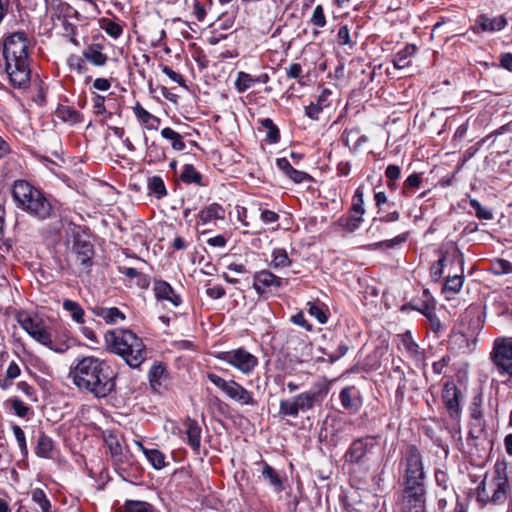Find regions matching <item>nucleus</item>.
Listing matches in <instances>:
<instances>
[{
  "mask_svg": "<svg viewBox=\"0 0 512 512\" xmlns=\"http://www.w3.org/2000/svg\"><path fill=\"white\" fill-rule=\"evenodd\" d=\"M400 484L402 487L401 506L420 509L426 504V472L423 455L415 444H409L401 452L399 460Z\"/></svg>",
  "mask_w": 512,
  "mask_h": 512,
  "instance_id": "obj_1",
  "label": "nucleus"
},
{
  "mask_svg": "<svg viewBox=\"0 0 512 512\" xmlns=\"http://www.w3.org/2000/svg\"><path fill=\"white\" fill-rule=\"evenodd\" d=\"M69 377L80 391L98 399L106 398L116 389V373L106 361L95 356L77 359L70 367Z\"/></svg>",
  "mask_w": 512,
  "mask_h": 512,
  "instance_id": "obj_2",
  "label": "nucleus"
},
{
  "mask_svg": "<svg viewBox=\"0 0 512 512\" xmlns=\"http://www.w3.org/2000/svg\"><path fill=\"white\" fill-rule=\"evenodd\" d=\"M11 194L16 207L30 217L38 221L51 220L57 217L58 201L27 180H15Z\"/></svg>",
  "mask_w": 512,
  "mask_h": 512,
  "instance_id": "obj_3",
  "label": "nucleus"
},
{
  "mask_svg": "<svg viewBox=\"0 0 512 512\" xmlns=\"http://www.w3.org/2000/svg\"><path fill=\"white\" fill-rule=\"evenodd\" d=\"M109 352L119 355L131 368H139L146 359V346L143 340L128 329H114L104 335Z\"/></svg>",
  "mask_w": 512,
  "mask_h": 512,
  "instance_id": "obj_4",
  "label": "nucleus"
},
{
  "mask_svg": "<svg viewBox=\"0 0 512 512\" xmlns=\"http://www.w3.org/2000/svg\"><path fill=\"white\" fill-rule=\"evenodd\" d=\"M511 493L508 467L505 462H496L491 475L485 474L477 487V502L482 506L488 504L503 505Z\"/></svg>",
  "mask_w": 512,
  "mask_h": 512,
  "instance_id": "obj_5",
  "label": "nucleus"
},
{
  "mask_svg": "<svg viewBox=\"0 0 512 512\" xmlns=\"http://www.w3.org/2000/svg\"><path fill=\"white\" fill-rule=\"evenodd\" d=\"M16 319L21 328L25 330L30 337L50 350L57 353H64L69 349L70 346L66 341L54 342L52 340L51 331L42 318L31 316L25 311H20L17 313Z\"/></svg>",
  "mask_w": 512,
  "mask_h": 512,
  "instance_id": "obj_6",
  "label": "nucleus"
},
{
  "mask_svg": "<svg viewBox=\"0 0 512 512\" xmlns=\"http://www.w3.org/2000/svg\"><path fill=\"white\" fill-rule=\"evenodd\" d=\"M328 393V387L322 385L318 390L306 391L296 395L291 399H282L279 404V414L281 416L298 417L299 412H306L312 409L316 404H321Z\"/></svg>",
  "mask_w": 512,
  "mask_h": 512,
  "instance_id": "obj_7",
  "label": "nucleus"
},
{
  "mask_svg": "<svg viewBox=\"0 0 512 512\" xmlns=\"http://www.w3.org/2000/svg\"><path fill=\"white\" fill-rule=\"evenodd\" d=\"M493 370L506 379L503 384L512 387V340L508 338L496 339L490 352Z\"/></svg>",
  "mask_w": 512,
  "mask_h": 512,
  "instance_id": "obj_8",
  "label": "nucleus"
},
{
  "mask_svg": "<svg viewBox=\"0 0 512 512\" xmlns=\"http://www.w3.org/2000/svg\"><path fill=\"white\" fill-rule=\"evenodd\" d=\"M483 400L484 396L482 390H476L468 407L469 431L467 442L473 446H478V441L485 439L487 435Z\"/></svg>",
  "mask_w": 512,
  "mask_h": 512,
  "instance_id": "obj_9",
  "label": "nucleus"
},
{
  "mask_svg": "<svg viewBox=\"0 0 512 512\" xmlns=\"http://www.w3.org/2000/svg\"><path fill=\"white\" fill-rule=\"evenodd\" d=\"M4 72L7 75L9 84L19 90H26L31 81L32 71L29 59L23 58H2Z\"/></svg>",
  "mask_w": 512,
  "mask_h": 512,
  "instance_id": "obj_10",
  "label": "nucleus"
},
{
  "mask_svg": "<svg viewBox=\"0 0 512 512\" xmlns=\"http://www.w3.org/2000/svg\"><path fill=\"white\" fill-rule=\"evenodd\" d=\"M29 46V37L25 31L8 33L2 38V58L29 59Z\"/></svg>",
  "mask_w": 512,
  "mask_h": 512,
  "instance_id": "obj_11",
  "label": "nucleus"
},
{
  "mask_svg": "<svg viewBox=\"0 0 512 512\" xmlns=\"http://www.w3.org/2000/svg\"><path fill=\"white\" fill-rule=\"evenodd\" d=\"M217 358L230 364L244 374L251 373L258 365L257 357L244 348L221 352Z\"/></svg>",
  "mask_w": 512,
  "mask_h": 512,
  "instance_id": "obj_12",
  "label": "nucleus"
},
{
  "mask_svg": "<svg viewBox=\"0 0 512 512\" xmlns=\"http://www.w3.org/2000/svg\"><path fill=\"white\" fill-rule=\"evenodd\" d=\"M283 287V279L264 269L253 275V288L258 296L267 300L272 294Z\"/></svg>",
  "mask_w": 512,
  "mask_h": 512,
  "instance_id": "obj_13",
  "label": "nucleus"
},
{
  "mask_svg": "<svg viewBox=\"0 0 512 512\" xmlns=\"http://www.w3.org/2000/svg\"><path fill=\"white\" fill-rule=\"evenodd\" d=\"M376 439V436L367 435L353 440L344 454L345 463L362 464L365 456L377 445Z\"/></svg>",
  "mask_w": 512,
  "mask_h": 512,
  "instance_id": "obj_14",
  "label": "nucleus"
},
{
  "mask_svg": "<svg viewBox=\"0 0 512 512\" xmlns=\"http://www.w3.org/2000/svg\"><path fill=\"white\" fill-rule=\"evenodd\" d=\"M442 399L449 416L453 419L458 418L462 411V392L453 381H448L444 384Z\"/></svg>",
  "mask_w": 512,
  "mask_h": 512,
  "instance_id": "obj_15",
  "label": "nucleus"
},
{
  "mask_svg": "<svg viewBox=\"0 0 512 512\" xmlns=\"http://www.w3.org/2000/svg\"><path fill=\"white\" fill-rule=\"evenodd\" d=\"M72 251L82 268L87 272L90 271L93 266V257L95 254L94 245L90 241L77 236L74 237Z\"/></svg>",
  "mask_w": 512,
  "mask_h": 512,
  "instance_id": "obj_16",
  "label": "nucleus"
},
{
  "mask_svg": "<svg viewBox=\"0 0 512 512\" xmlns=\"http://www.w3.org/2000/svg\"><path fill=\"white\" fill-rule=\"evenodd\" d=\"M104 41V36H95L93 42L83 50V58L94 66H105L108 61V56L102 52L104 50Z\"/></svg>",
  "mask_w": 512,
  "mask_h": 512,
  "instance_id": "obj_17",
  "label": "nucleus"
},
{
  "mask_svg": "<svg viewBox=\"0 0 512 512\" xmlns=\"http://www.w3.org/2000/svg\"><path fill=\"white\" fill-rule=\"evenodd\" d=\"M506 25L507 19L503 15L491 18L487 14H480L477 16L472 30L477 34L481 32L493 33L503 30Z\"/></svg>",
  "mask_w": 512,
  "mask_h": 512,
  "instance_id": "obj_18",
  "label": "nucleus"
},
{
  "mask_svg": "<svg viewBox=\"0 0 512 512\" xmlns=\"http://www.w3.org/2000/svg\"><path fill=\"white\" fill-rule=\"evenodd\" d=\"M339 399L342 407L350 413H357L363 405L360 391L355 386H346L341 389Z\"/></svg>",
  "mask_w": 512,
  "mask_h": 512,
  "instance_id": "obj_19",
  "label": "nucleus"
},
{
  "mask_svg": "<svg viewBox=\"0 0 512 512\" xmlns=\"http://www.w3.org/2000/svg\"><path fill=\"white\" fill-rule=\"evenodd\" d=\"M148 379L153 391L160 392L162 389H165L169 380V372L166 365L162 362H155L148 372Z\"/></svg>",
  "mask_w": 512,
  "mask_h": 512,
  "instance_id": "obj_20",
  "label": "nucleus"
},
{
  "mask_svg": "<svg viewBox=\"0 0 512 512\" xmlns=\"http://www.w3.org/2000/svg\"><path fill=\"white\" fill-rule=\"evenodd\" d=\"M226 396L242 405H256L252 393L234 380H229Z\"/></svg>",
  "mask_w": 512,
  "mask_h": 512,
  "instance_id": "obj_21",
  "label": "nucleus"
},
{
  "mask_svg": "<svg viewBox=\"0 0 512 512\" xmlns=\"http://www.w3.org/2000/svg\"><path fill=\"white\" fill-rule=\"evenodd\" d=\"M153 290L156 299L159 301H169L175 307L182 303L180 295L176 294L172 286L164 280H155Z\"/></svg>",
  "mask_w": 512,
  "mask_h": 512,
  "instance_id": "obj_22",
  "label": "nucleus"
},
{
  "mask_svg": "<svg viewBox=\"0 0 512 512\" xmlns=\"http://www.w3.org/2000/svg\"><path fill=\"white\" fill-rule=\"evenodd\" d=\"M262 467L261 476L267 481L276 492H282L285 489L284 482L280 477L279 473L266 461L261 460L256 463Z\"/></svg>",
  "mask_w": 512,
  "mask_h": 512,
  "instance_id": "obj_23",
  "label": "nucleus"
},
{
  "mask_svg": "<svg viewBox=\"0 0 512 512\" xmlns=\"http://www.w3.org/2000/svg\"><path fill=\"white\" fill-rule=\"evenodd\" d=\"M185 433L187 435V444L195 452H199L201 445V427L194 419L188 418L185 423Z\"/></svg>",
  "mask_w": 512,
  "mask_h": 512,
  "instance_id": "obj_24",
  "label": "nucleus"
},
{
  "mask_svg": "<svg viewBox=\"0 0 512 512\" xmlns=\"http://www.w3.org/2000/svg\"><path fill=\"white\" fill-rule=\"evenodd\" d=\"M90 310L95 316L104 319L107 324H116L119 321H124L126 318L125 314L117 307L95 306L90 308Z\"/></svg>",
  "mask_w": 512,
  "mask_h": 512,
  "instance_id": "obj_25",
  "label": "nucleus"
},
{
  "mask_svg": "<svg viewBox=\"0 0 512 512\" xmlns=\"http://www.w3.org/2000/svg\"><path fill=\"white\" fill-rule=\"evenodd\" d=\"M54 450L55 442L53 439L44 432H40L35 447V454L40 458L51 459L53 458Z\"/></svg>",
  "mask_w": 512,
  "mask_h": 512,
  "instance_id": "obj_26",
  "label": "nucleus"
},
{
  "mask_svg": "<svg viewBox=\"0 0 512 512\" xmlns=\"http://www.w3.org/2000/svg\"><path fill=\"white\" fill-rule=\"evenodd\" d=\"M55 115L63 122L70 123L72 125L81 123L84 120L82 113L75 108L66 105H58L55 110Z\"/></svg>",
  "mask_w": 512,
  "mask_h": 512,
  "instance_id": "obj_27",
  "label": "nucleus"
},
{
  "mask_svg": "<svg viewBox=\"0 0 512 512\" xmlns=\"http://www.w3.org/2000/svg\"><path fill=\"white\" fill-rule=\"evenodd\" d=\"M180 180L187 185L194 184L199 187L207 185V183L204 182L203 175L198 172L192 164H185L183 166V170L180 174Z\"/></svg>",
  "mask_w": 512,
  "mask_h": 512,
  "instance_id": "obj_28",
  "label": "nucleus"
},
{
  "mask_svg": "<svg viewBox=\"0 0 512 512\" xmlns=\"http://www.w3.org/2000/svg\"><path fill=\"white\" fill-rule=\"evenodd\" d=\"M363 221V216H360L356 213H351L349 211L347 214L339 217L336 223L337 226L342 230L348 233H353L359 229Z\"/></svg>",
  "mask_w": 512,
  "mask_h": 512,
  "instance_id": "obj_29",
  "label": "nucleus"
},
{
  "mask_svg": "<svg viewBox=\"0 0 512 512\" xmlns=\"http://www.w3.org/2000/svg\"><path fill=\"white\" fill-rule=\"evenodd\" d=\"M330 95L331 91L328 89H324L322 93L319 95L316 103L311 102L309 106L305 107L306 116H308L310 119L317 120L323 108L328 106L327 99L328 96Z\"/></svg>",
  "mask_w": 512,
  "mask_h": 512,
  "instance_id": "obj_30",
  "label": "nucleus"
},
{
  "mask_svg": "<svg viewBox=\"0 0 512 512\" xmlns=\"http://www.w3.org/2000/svg\"><path fill=\"white\" fill-rule=\"evenodd\" d=\"M416 52V46L413 44H407L403 49L398 51L392 60V63L396 69H403L410 65L411 56Z\"/></svg>",
  "mask_w": 512,
  "mask_h": 512,
  "instance_id": "obj_31",
  "label": "nucleus"
},
{
  "mask_svg": "<svg viewBox=\"0 0 512 512\" xmlns=\"http://www.w3.org/2000/svg\"><path fill=\"white\" fill-rule=\"evenodd\" d=\"M199 218L203 223L216 219L222 220L225 218V210L220 204L212 203L199 212Z\"/></svg>",
  "mask_w": 512,
  "mask_h": 512,
  "instance_id": "obj_32",
  "label": "nucleus"
},
{
  "mask_svg": "<svg viewBox=\"0 0 512 512\" xmlns=\"http://www.w3.org/2000/svg\"><path fill=\"white\" fill-rule=\"evenodd\" d=\"M449 348L456 352H463L470 350V341L466 334L462 332H452L448 341Z\"/></svg>",
  "mask_w": 512,
  "mask_h": 512,
  "instance_id": "obj_33",
  "label": "nucleus"
},
{
  "mask_svg": "<svg viewBox=\"0 0 512 512\" xmlns=\"http://www.w3.org/2000/svg\"><path fill=\"white\" fill-rule=\"evenodd\" d=\"M147 188L149 194H152L157 199H162L167 196V189L162 177L154 175L148 178Z\"/></svg>",
  "mask_w": 512,
  "mask_h": 512,
  "instance_id": "obj_34",
  "label": "nucleus"
},
{
  "mask_svg": "<svg viewBox=\"0 0 512 512\" xmlns=\"http://www.w3.org/2000/svg\"><path fill=\"white\" fill-rule=\"evenodd\" d=\"M147 460L156 470H161L165 467V455L158 449H148L142 444H139Z\"/></svg>",
  "mask_w": 512,
  "mask_h": 512,
  "instance_id": "obj_35",
  "label": "nucleus"
},
{
  "mask_svg": "<svg viewBox=\"0 0 512 512\" xmlns=\"http://www.w3.org/2000/svg\"><path fill=\"white\" fill-rule=\"evenodd\" d=\"M63 309L70 313L72 320L76 323L83 324L85 322V312L78 302L65 299L63 301Z\"/></svg>",
  "mask_w": 512,
  "mask_h": 512,
  "instance_id": "obj_36",
  "label": "nucleus"
},
{
  "mask_svg": "<svg viewBox=\"0 0 512 512\" xmlns=\"http://www.w3.org/2000/svg\"><path fill=\"white\" fill-rule=\"evenodd\" d=\"M146 158L148 159V163H160L166 160V149L156 143L152 142L150 145H147Z\"/></svg>",
  "mask_w": 512,
  "mask_h": 512,
  "instance_id": "obj_37",
  "label": "nucleus"
},
{
  "mask_svg": "<svg viewBox=\"0 0 512 512\" xmlns=\"http://www.w3.org/2000/svg\"><path fill=\"white\" fill-rule=\"evenodd\" d=\"M161 136L164 139L171 141V145L174 150L182 151L186 147L185 142L183 141L182 135L170 127L163 128L161 130Z\"/></svg>",
  "mask_w": 512,
  "mask_h": 512,
  "instance_id": "obj_38",
  "label": "nucleus"
},
{
  "mask_svg": "<svg viewBox=\"0 0 512 512\" xmlns=\"http://www.w3.org/2000/svg\"><path fill=\"white\" fill-rule=\"evenodd\" d=\"M31 499L34 504L38 505L41 512L52 511V505L44 490L35 488L31 491Z\"/></svg>",
  "mask_w": 512,
  "mask_h": 512,
  "instance_id": "obj_39",
  "label": "nucleus"
},
{
  "mask_svg": "<svg viewBox=\"0 0 512 512\" xmlns=\"http://www.w3.org/2000/svg\"><path fill=\"white\" fill-rule=\"evenodd\" d=\"M262 127L267 129L266 134V141L271 144H276L280 141V130L279 128L274 124L273 120L270 118H263L259 120Z\"/></svg>",
  "mask_w": 512,
  "mask_h": 512,
  "instance_id": "obj_40",
  "label": "nucleus"
},
{
  "mask_svg": "<svg viewBox=\"0 0 512 512\" xmlns=\"http://www.w3.org/2000/svg\"><path fill=\"white\" fill-rule=\"evenodd\" d=\"M307 305H308L309 314L311 316L315 317L319 323L325 324L327 322L328 310L322 302H320V301L308 302Z\"/></svg>",
  "mask_w": 512,
  "mask_h": 512,
  "instance_id": "obj_41",
  "label": "nucleus"
},
{
  "mask_svg": "<svg viewBox=\"0 0 512 512\" xmlns=\"http://www.w3.org/2000/svg\"><path fill=\"white\" fill-rule=\"evenodd\" d=\"M291 260L287 254V251L284 248H275L272 251V261L271 266L275 269L289 267L291 265Z\"/></svg>",
  "mask_w": 512,
  "mask_h": 512,
  "instance_id": "obj_42",
  "label": "nucleus"
},
{
  "mask_svg": "<svg viewBox=\"0 0 512 512\" xmlns=\"http://www.w3.org/2000/svg\"><path fill=\"white\" fill-rule=\"evenodd\" d=\"M254 85L255 80L251 74L246 73L244 71H239L237 73V78L235 80L234 86L238 93H244Z\"/></svg>",
  "mask_w": 512,
  "mask_h": 512,
  "instance_id": "obj_43",
  "label": "nucleus"
},
{
  "mask_svg": "<svg viewBox=\"0 0 512 512\" xmlns=\"http://www.w3.org/2000/svg\"><path fill=\"white\" fill-rule=\"evenodd\" d=\"M409 232H404L402 234L397 235L393 239L379 241L373 244L375 249L381 250H389L394 249L395 247L405 243L408 240Z\"/></svg>",
  "mask_w": 512,
  "mask_h": 512,
  "instance_id": "obj_44",
  "label": "nucleus"
},
{
  "mask_svg": "<svg viewBox=\"0 0 512 512\" xmlns=\"http://www.w3.org/2000/svg\"><path fill=\"white\" fill-rule=\"evenodd\" d=\"M351 213H356L363 216L366 212L364 207V190L363 186H359L352 197L351 207L349 209Z\"/></svg>",
  "mask_w": 512,
  "mask_h": 512,
  "instance_id": "obj_45",
  "label": "nucleus"
},
{
  "mask_svg": "<svg viewBox=\"0 0 512 512\" xmlns=\"http://www.w3.org/2000/svg\"><path fill=\"white\" fill-rule=\"evenodd\" d=\"M101 28L112 38L114 39H118L122 33H123V28L122 26L113 21V20H110L108 18H102L101 19Z\"/></svg>",
  "mask_w": 512,
  "mask_h": 512,
  "instance_id": "obj_46",
  "label": "nucleus"
},
{
  "mask_svg": "<svg viewBox=\"0 0 512 512\" xmlns=\"http://www.w3.org/2000/svg\"><path fill=\"white\" fill-rule=\"evenodd\" d=\"M422 182L421 174L413 173L409 175L403 183L401 193L404 196H410L413 190L418 188Z\"/></svg>",
  "mask_w": 512,
  "mask_h": 512,
  "instance_id": "obj_47",
  "label": "nucleus"
},
{
  "mask_svg": "<svg viewBox=\"0 0 512 512\" xmlns=\"http://www.w3.org/2000/svg\"><path fill=\"white\" fill-rule=\"evenodd\" d=\"M463 283L464 276L462 273L449 276L444 283L443 292H450L453 294L458 293L461 290Z\"/></svg>",
  "mask_w": 512,
  "mask_h": 512,
  "instance_id": "obj_48",
  "label": "nucleus"
},
{
  "mask_svg": "<svg viewBox=\"0 0 512 512\" xmlns=\"http://www.w3.org/2000/svg\"><path fill=\"white\" fill-rule=\"evenodd\" d=\"M402 345L411 357L418 358L421 355L420 347L413 340L410 332H406L402 335Z\"/></svg>",
  "mask_w": 512,
  "mask_h": 512,
  "instance_id": "obj_49",
  "label": "nucleus"
},
{
  "mask_svg": "<svg viewBox=\"0 0 512 512\" xmlns=\"http://www.w3.org/2000/svg\"><path fill=\"white\" fill-rule=\"evenodd\" d=\"M511 262L503 259L496 258L491 262L489 271L494 275L510 274Z\"/></svg>",
  "mask_w": 512,
  "mask_h": 512,
  "instance_id": "obj_50",
  "label": "nucleus"
},
{
  "mask_svg": "<svg viewBox=\"0 0 512 512\" xmlns=\"http://www.w3.org/2000/svg\"><path fill=\"white\" fill-rule=\"evenodd\" d=\"M152 506L144 501L127 500L122 512H151Z\"/></svg>",
  "mask_w": 512,
  "mask_h": 512,
  "instance_id": "obj_51",
  "label": "nucleus"
},
{
  "mask_svg": "<svg viewBox=\"0 0 512 512\" xmlns=\"http://www.w3.org/2000/svg\"><path fill=\"white\" fill-rule=\"evenodd\" d=\"M320 350L323 354L327 355L329 363H334L348 352L349 345L346 341H340L335 352H327L325 348Z\"/></svg>",
  "mask_w": 512,
  "mask_h": 512,
  "instance_id": "obj_52",
  "label": "nucleus"
},
{
  "mask_svg": "<svg viewBox=\"0 0 512 512\" xmlns=\"http://www.w3.org/2000/svg\"><path fill=\"white\" fill-rule=\"evenodd\" d=\"M470 206L475 211V215L480 220H491L493 218L492 210L483 207L477 199H470Z\"/></svg>",
  "mask_w": 512,
  "mask_h": 512,
  "instance_id": "obj_53",
  "label": "nucleus"
},
{
  "mask_svg": "<svg viewBox=\"0 0 512 512\" xmlns=\"http://www.w3.org/2000/svg\"><path fill=\"white\" fill-rule=\"evenodd\" d=\"M12 431L16 438L17 444L19 446L20 452L24 458L28 456V447L26 442V436L24 431L19 425L14 424L12 426Z\"/></svg>",
  "mask_w": 512,
  "mask_h": 512,
  "instance_id": "obj_54",
  "label": "nucleus"
},
{
  "mask_svg": "<svg viewBox=\"0 0 512 512\" xmlns=\"http://www.w3.org/2000/svg\"><path fill=\"white\" fill-rule=\"evenodd\" d=\"M374 202L378 209V214L386 212V209H390L394 206V203L389 201L387 195L383 191L374 192Z\"/></svg>",
  "mask_w": 512,
  "mask_h": 512,
  "instance_id": "obj_55",
  "label": "nucleus"
},
{
  "mask_svg": "<svg viewBox=\"0 0 512 512\" xmlns=\"http://www.w3.org/2000/svg\"><path fill=\"white\" fill-rule=\"evenodd\" d=\"M381 214V216L373 218L369 230H371L377 222L391 223L400 219V212L397 210L389 211V209H386V212Z\"/></svg>",
  "mask_w": 512,
  "mask_h": 512,
  "instance_id": "obj_56",
  "label": "nucleus"
},
{
  "mask_svg": "<svg viewBox=\"0 0 512 512\" xmlns=\"http://www.w3.org/2000/svg\"><path fill=\"white\" fill-rule=\"evenodd\" d=\"M134 113L136 117L145 124H149L150 121L156 122L157 124L160 123V119L158 117L152 115L150 112L144 109L139 103H137L136 106L134 107Z\"/></svg>",
  "mask_w": 512,
  "mask_h": 512,
  "instance_id": "obj_57",
  "label": "nucleus"
},
{
  "mask_svg": "<svg viewBox=\"0 0 512 512\" xmlns=\"http://www.w3.org/2000/svg\"><path fill=\"white\" fill-rule=\"evenodd\" d=\"M407 309L416 310L423 314L426 318L427 315L433 314L435 312V308L432 305H430L427 301H422L419 305L404 304L401 307L402 311H406Z\"/></svg>",
  "mask_w": 512,
  "mask_h": 512,
  "instance_id": "obj_58",
  "label": "nucleus"
},
{
  "mask_svg": "<svg viewBox=\"0 0 512 512\" xmlns=\"http://www.w3.org/2000/svg\"><path fill=\"white\" fill-rule=\"evenodd\" d=\"M11 408L14 411L15 415L21 418H25L29 411L30 407L27 406L22 400L19 398L10 399Z\"/></svg>",
  "mask_w": 512,
  "mask_h": 512,
  "instance_id": "obj_59",
  "label": "nucleus"
},
{
  "mask_svg": "<svg viewBox=\"0 0 512 512\" xmlns=\"http://www.w3.org/2000/svg\"><path fill=\"white\" fill-rule=\"evenodd\" d=\"M310 22L317 27H324L326 25V17L322 5H317L314 8Z\"/></svg>",
  "mask_w": 512,
  "mask_h": 512,
  "instance_id": "obj_60",
  "label": "nucleus"
},
{
  "mask_svg": "<svg viewBox=\"0 0 512 512\" xmlns=\"http://www.w3.org/2000/svg\"><path fill=\"white\" fill-rule=\"evenodd\" d=\"M445 261H446V254L441 253L439 260L431 266L430 274L434 280H438L441 278V276L443 274V268L445 265Z\"/></svg>",
  "mask_w": 512,
  "mask_h": 512,
  "instance_id": "obj_61",
  "label": "nucleus"
},
{
  "mask_svg": "<svg viewBox=\"0 0 512 512\" xmlns=\"http://www.w3.org/2000/svg\"><path fill=\"white\" fill-rule=\"evenodd\" d=\"M287 177L297 184L313 181V177L310 174L297 170L295 168L290 171Z\"/></svg>",
  "mask_w": 512,
  "mask_h": 512,
  "instance_id": "obj_62",
  "label": "nucleus"
},
{
  "mask_svg": "<svg viewBox=\"0 0 512 512\" xmlns=\"http://www.w3.org/2000/svg\"><path fill=\"white\" fill-rule=\"evenodd\" d=\"M18 390L24 393V395L31 401H37V391L36 389L28 384L26 381H20L17 384Z\"/></svg>",
  "mask_w": 512,
  "mask_h": 512,
  "instance_id": "obj_63",
  "label": "nucleus"
},
{
  "mask_svg": "<svg viewBox=\"0 0 512 512\" xmlns=\"http://www.w3.org/2000/svg\"><path fill=\"white\" fill-rule=\"evenodd\" d=\"M434 476L436 485L442 488L443 490H448L450 479L447 472L442 469H436L434 472Z\"/></svg>",
  "mask_w": 512,
  "mask_h": 512,
  "instance_id": "obj_64",
  "label": "nucleus"
}]
</instances>
